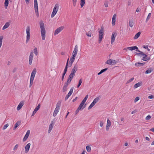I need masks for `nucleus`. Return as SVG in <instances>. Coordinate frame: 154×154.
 I'll list each match as a JSON object with an SVG mask.
<instances>
[{"label": "nucleus", "instance_id": "f257e3e1", "mask_svg": "<svg viewBox=\"0 0 154 154\" xmlns=\"http://www.w3.org/2000/svg\"><path fill=\"white\" fill-rule=\"evenodd\" d=\"M39 26L41 29V33L42 39L44 40L45 38L46 30L44 23L42 20H40L39 21Z\"/></svg>", "mask_w": 154, "mask_h": 154}, {"label": "nucleus", "instance_id": "f03ea898", "mask_svg": "<svg viewBox=\"0 0 154 154\" xmlns=\"http://www.w3.org/2000/svg\"><path fill=\"white\" fill-rule=\"evenodd\" d=\"M78 69V66L75 65L74 68L71 71V72L69 75V78L70 79H72L73 77L75 75V73L76 72Z\"/></svg>", "mask_w": 154, "mask_h": 154}, {"label": "nucleus", "instance_id": "7ed1b4c3", "mask_svg": "<svg viewBox=\"0 0 154 154\" xmlns=\"http://www.w3.org/2000/svg\"><path fill=\"white\" fill-rule=\"evenodd\" d=\"M36 72V69L35 68H34L31 73V74L30 79V83L29 87H30L33 84V82L34 80L35 74Z\"/></svg>", "mask_w": 154, "mask_h": 154}, {"label": "nucleus", "instance_id": "20e7f679", "mask_svg": "<svg viewBox=\"0 0 154 154\" xmlns=\"http://www.w3.org/2000/svg\"><path fill=\"white\" fill-rule=\"evenodd\" d=\"M59 8V5L58 4H56L53 8V11L52 13L51 16V18L53 17L54 16L56 15L57 12Z\"/></svg>", "mask_w": 154, "mask_h": 154}, {"label": "nucleus", "instance_id": "39448f33", "mask_svg": "<svg viewBox=\"0 0 154 154\" xmlns=\"http://www.w3.org/2000/svg\"><path fill=\"white\" fill-rule=\"evenodd\" d=\"M103 28L102 26L101 27L100 30L99 32V43H100L101 42L103 38Z\"/></svg>", "mask_w": 154, "mask_h": 154}, {"label": "nucleus", "instance_id": "423d86ee", "mask_svg": "<svg viewBox=\"0 0 154 154\" xmlns=\"http://www.w3.org/2000/svg\"><path fill=\"white\" fill-rule=\"evenodd\" d=\"M26 43H27L30 39V28L29 26H27L26 29Z\"/></svg>", "mask_w": 154, "mask_h": 154}, {"label": "nucleus", "instance_id": "0eeeda50", "mask_svg": "<svg viewBox=\"0 0 154 154\" xmlns=\"http://www.w3.org/2000/svg\"><path fill=\"white\" fill-rule=\"evenodd\" d=\"M117 35V33L116 32H112L111 39V44H112L114 42Z\"/></svg>", "mask_w": 154, "mask_h": 154}, {"label": "nucleus", "instance_id": "6e6552de", "mask_svg": "<svg viewBox=\"0 0 154 154\" xmlns=\"http://www.w3.org/2000/svg\"><path fill=\"white\" fill-rule=\"evenodd\" d=\"M63 26H61L59 27L54 32V35H55L59 33H60L62 30H63Z\"/></svg>", "mask_w": 154, "mask_h": 154}, {"label": "nucleus", "instance_id": "1a4fd4ad", "mask_svg": "<svg viewBox=\"0 0 154 154\" xmlns=\"http://www.w3.org/2000/svg\"><path fill=\"white\" fill-rule=\"evenodd\" d=\"M78 52V46L76 45L75 47L74 51L72 53V56L75 57L76 56Z\"/></svg>", "mask_w": 154, "mask_h": 154}, {"label": "nucleus", "instance_id": "9d476101", "mask_svg": "<svg viewBox=\"0 0 154 154\" xmlns=\"http://www.w3.org/2000/svg\"><path fill=\"white\" fill-rule=\"evenodd\" d=\"M136 51L139 52L140 53H137V55L138 56H141L143 57H146L147 55L146 54H144L143 52L140 51L139 50H136Z\"/></svg>", "mask_w": 154, "mask_h": 154}, {"label": "nucleus", "instance_id": "9b49d317", "mask_svg": "<svg viewBox=\"0 0 154 154\" xmlns=\"http://www.w3.org/2000/svg\"><path fill=\"white\" fill-rule=\"evenodd\" d=\"M75 57H73L72 56V57H71L69 60V63L68 66L69 67H70L72 64L73 62L74 61L75 59Z\"/></svg>", "mask_w": 154, "mask_h": 154}, {"label": "nucleus", "instance_id": "f8f14e48", "mask_svg": "<svg viewBox=\"0 0 154 154\" xmlns=\"http://www.w3.org/2000/svg\"><path fill=\"white\" fill-rule=\"evenodd\" d=\"M30 130H27L26 134H25L24 137L23 139V142L25 141L28 138V137L29 136L30 134Z\"/></svg>", "mask_w": 154, "mask_h": 154}, {"label": "nucleus", "instance_id": "ddd939ff", "mask_svg": "<svg viewBox=\"0 0 154 154\" xmlns=\"http://www.w3.org/2000/svg\"><path fill=\"white\" fill-rule=\"evenodd\" d=\"M33 54L32 52H31L29 56V63L30 65H31L32 63Z\"/></svg>", "mask_w": 154, "mask_h": 154}, {"label": "nucleus", "instance_id": "4468645a", "mask_svg": "<svg viewBox=\"0 0 154 154\" xmlns=\"http://www.w3.org/2000/svg\"><path fill=\"white\" fill-rule=\"evenodd\" d=\"M31 146V144L30 143H28L26 146H25V152L27 153L29 151L30 146Z\"/></svg>", "mask_w": 154, "mask_h": 154}, {"label": "nucleus", "instance_id": "2eb2a0df", "mask_svg": "<svg viewBox=\"0 0 154 154\" xmlns=\"http://www.w3.org/2000/svg\"><path fill=\"white\" fill-rule=\"evenodd\" d=\"M24 101H22L19 104L17 107V110H20L22 108V106L24 104Z\"/></svg>", "mask_w": 154, "mask_h": 154}, {"label": "nucleus", "instance_id": "dca6fc26", "mask_svg": "<svg viewBox=\"0 0 154 154\" xmlns=\"http://www.w3.org/2000/svg\"><path fill=\"white\" fill-rule=\"evenodd\" d=\"M91 25H88V26L87 27V28H89L90 29H86V31H88V32H87L86 33V35L87 36H91V34L90 33H89V31H90L91 29H91Z\"/></svg>", "mask_w": 154, "mask_h": 154}, {"label": "nucleus", "instance_id": "f3484780", "mask_svg": "<svg viewBox=\"0 0 154 154\" xmlns=\"http://www.w3.org/2000/svg\"><path fill=\"white\" fill-rule=\"evenodd\" d=\"M84 105V103L82 102L79 107H78V108L80 110L83 109L86 107V104L85 105Z\"/></svg>", "mask_w": 154, "mask_h": 154}, {"label": "nucleus", "instance_id": "a211bd4d", "mask_svg": "<svg viewBox=\"0 0 154 154\" xmlns=\"http://www.w3.org/2000/svg\"><path fill=\"white\" fill-rule=\"evenodd\" d=\"M72 80V79L68 78L67 80L66 83L64 84L63 87L67 88L68 85L70 84Z\"/></svg>", "mask_w": 154, "mask_h": 154}, {"label": "nucleus", "instance_id": "6ab92c4d", "mask_svg": "<svg viewBox=\"0 0 154 154\" xmlns=\"http://www.w3.org/2000/svg\"><path fill=\"white\" fill-rule=\"evenodd\" d=\"M126 49L129 50L131 51H133L136 49V50H139L138 48L136 46H134L131 47H128L126 48Z\"/></svg>", "mask_w": 154, "mask_h": 154}, {"label": "nucleus", "instance_id": "aec40b11", "mask_svg": "<svg viewBox=\"0 0 154 154\" xmlns=\"http://www.w3.org/2000/svg\"><path fill=\"white\" fill-rule=\"evenodd\" d=\"M54 124V123L53 122V121H52L49 126V129L48 131V133H49L51 131L53 128Z\"/></svg>", "mask_w": 154, "mask_h": 154}, {"label": "nucleus", "instance_id": "412c9836", "mask_svg": "<svg viewBox=\"0 0 154 154\" xmlns=\"http://www.w3.org/2000/svg\"><path fill=\"white\" fill-rule=\"evenodd\" d=\"M59 109L60 108L56 107L53 114V116H54L55 117L57 115L59 111Z\"/></svg>", "mask_w": 154, "mask_h": 154}, {"label": "nucleus", "instance_id": "4be33fe9", "mask_svg": "<svg viewBox=\"0 0 154 154\" xmlns=\"http://www.w3.org/2000/svg\"><path fill=\"white\" fill-rule=\"evenodd\" d=\"M116 17V15L115 14L113 15L112 17V24L113 26L115 24Z\"/></svg>", "mask_w": 154, "mask_h": 154}, {"label": "nucleus", "instance_id": "5701e85b", "mask_svg": "<svg viewBox=\"0 0 154 154\" xmlns=\"http://www.w3.org/2000/svg\"><path fill=\"white\" fill-rule=\"evenodd\" d=\"M69 60V58H68V59H67V61L66 63V66L65 67V68L63 72H64V73H66V72L67 71V68H68V66Z\"/></svg>", "mask_w": 154, "mask_h": 154}, {"label": "nucleus", "instance_id": "b1692460", "mask_svg": "<svg viewBox=\"0 0 154 154\" xmlns=\"http://www.w3.org/2000/svg\"><path fill=\"white\" fill-rule=\"evenodd\" d=\"M9 25H10L9 23L8 22H7V23H6L4 25V26H3V27L2 28V30H4L5 29H6L7 28H8L9 27Z\"/></svg>", "mask_w": 154, "mask_h": 154}, {"label": "nucleus", "instance_id": "393cba45", "mask_svg": "<svg viewBox=\"0 0 154 154\" xmlns=\"http://www.w3.org/2000/svg\"><path fill=\"white\" fill-rule=\"evenodd\" d=\"M145 63H135V65L136 66H143L145 64Z\"/></svg>", "mask_w": 154, "mask_h": 154}, {"label": "nucleus", "instance_id": "a878e982", "mask_svg": "<svg viewBox=\"0 0 154 154\" xmlns=\"http://www.w3.org/2000/svg\"><path fill=\"white\" fill-rule=\"evenodd\" d=\"M142 85V83L140 82H139L136 84L134 85V88H137L141 86Z\"/></svg>", "mask_w": 154, "mask_h": 154}, {"label": "nucleus", "instance_id": "bb28decb", "mask_svg": "<svg viewBox=\"0 0 154 154\" xmlns=\"http://www.w3.org/2000/svg\"><path fill=\"white\" fill-rule=\"evenodd\" d=\"M21 122L20 121H18L16 123L15 126L14 127L13 129L15 130L17 127L20 124Z\"/></svg>", "mask_w": 154, "mask_h": 154}, {"label": "nucleus", "instance_id": "cd10ccee", "mask_svg": "<svg viewBox=\"0 0 154 154\" xmlns=\"http://www.w3.org/2000/svg\"><path fill=\"white\" fill-rule=\"evenodd\" d=\"M141 34V33L140 32H139L138 33H137L135 35V36H134V39H136Z\"/></svg>", "mask_w": 154, "mask_h": 154}, {"label": "nucleus", "instance_id": "c85d7f7f", "mask_svg": "<svg viewBox=\"0 0 154 154\" xmlns=\"http://www.w3.org/2000/svg\"><path fill=\"white\" fill-rule=\"evenodd\" d=\"M150 59V57H143L142 60L143 61H146L147 60H149Z\"/></svg>", "mask_w": 154, "mask_h": 154}, {"label": "nucleus", "instance_id": "c756f323", "mask_svg": "<svg viewBox=\"0 0 154 154\" xmlns=\"http://www.w3.org/2000/svg\"><path fill=\"white\" fill-rule=\"evenodd\" d=\"M107 123L106 126L108 127H110L111 125V122L109 119H107Z\"/></svg>", "mask_w": 154, "mask_h": 154}, {"label": "nucleus", "instance_id": "7c9ffc66", "mask_svg": "<svg viewBox=\"0 0 154 154\" xmlns=\"http://www.w3.org/2000/svg\"><path fill=\"white\" fill-rule=\"evenodd\" d=\"M73 90V88L72 87L70 90L69 92L68 93L67 95H69L70 96L72 94Z\"/></svg>", "mask_w": 154, "mask_h": 154}, {"label": "nucleus", "instance_id": "2f4dec72", "mask_svg": "<svg viewBox=\"0 0 154 154\" xmlns=\"http://www.w3.org/2000/svg\"><path fill=\"white\" fill-rule=\"evenodd\" d=\"M134 25V23L132 20H130L129 23V25L131 27H132Z\"/></svg>", "mask_w": 154, "mask_h": 154}, {"label": "nucleus", "instance_id": "473e14b6", "mask_svg": "<svg viewBox=\"0 0 154 154\" xmlns=\"http://www.w3.org/2000/svg\"><path fill=\"white\" fill-rule=\"evenodd\" d=\"M85 0H81L80 5L82 8L83 7L85 4Z\"/></svg>", "mask_w": 154, "mask_h": 154}, {"label": "nucleus", "instance_id": "72a5a7b5", "mask_svg": "<svg viewBox=\"0 0 154 154\" xmlns=\"http://www.w3.org/2000/svg\"><path fill=\"white\" fill-rule=\"evenodd\" d=\"M152 71V70L151 69H149L147 70L145 72V73L146 74H147L150 73Z\"/></svg>", "mask_w": 154, "mask_h": 154}, {"label": "nucleus", "instance_id": "f704fd0d", "mask_svg": "<svg viewBox=\"0 0 154 154\" xmlns=\"http://www.w3.org/2000/svg\"><path fill=\"white\" fill-rule=\"evenodd\" d=\"M100 99V98L99 97H97L94 99L93 102L95 104L98 102L99 100Z\"/></svg>", "mask_w": 154, "mask_h": 154}, {"label": "nucleus", "instance_id": "c9c22d12", "mask_svg": "<svg viewBox=\"0 0 154 154\" xmlns=\"http://www.w3.org/2000/svg\"><path fill=\"white\" fill-rule=\"evenodd\" d=\"M100 99V98L99 97H97L94 99L93 102L95 104L98 102L99 100Z\"/></svg>", "mask_w": 154, "mask_h": 154}, {"label": "nucleus", "instance_id": "e433bc0d", "mask_svg": "<svg viewBox=\"0 0 154 154\" xmlns=\"http://www.w3.org/2000/svg\"><path fill=\"white\" fill-rule=\"evenodd\" d=\"M95 104L93 102L88 107V109H89L91 108Z\"/></svg>", "mask_w": 154, "mask_h": 154}, {"label": "nucleus", "instance_id": "4c0bfd02", "mask_svg": "<svg viewBox=\"0 0 154 154\" xmlns=\"http://www.w3.org/2000/svg\"><path fill=\"white\" fill-rule=\"evenodd\" d=\"M111 61L112 62V65H115L118 62L117 61L111 59Z\"/></svg>", "mask_w": 154, "mask_h": 154}, {"label": "nucleus", "instance_id": "58836bf2", "mask_svg": "<svg viewBox=\"0 0 154 154\" xmlns=\"http://www.w3.org/2000/svg\"><path fill=\"white\" fill-rule=\"evenodd\" d=\"M88 95H87L86 96L85 98L82 101V102L83 103H85L86 101L87 100V99L88 97Z\"/></svg>", "mask_w": 154, "mask_h": 154}, {"label": "nucleus", "instance_id": "ea45409f", "mask_svg": "<svg viewBox=\"0 0 154 154\" xmlns=\"http://www.w3.org/2000/svg\"><path fill=\"white\" fill-rule=\"evenodd\" d=\"M34 2V8H35V9H38L37 1Z\"/></svg>", "mask_w": 154, "mask_h": 154}, {"label": "nucleus", "instance_id": "a19ab883", "mask_svg": "<svg viewBox=\"0 0 154 154\" xmlns=\"http://www.w3.org/2000/svg\"><path fill=\"white\" fill-rule=\"evenodd\" d=\"M82 78L80 79L79 80V84L77 85V87L79 88L81 85L82 83Z\"/></svg>", "mask_w": 154, "mask_h": 154}, {"label": "nucleus", "instance_id": "79ce46f5", "mask_svg": "<svg viewBox=\"0 0 154 154\" xmlns=\"http://www.w3.org/2000/svg\"><path fill=\"white\" fill-rule=\"evenodd\" d=\"M86 149L87 151L88 152H90L91 150V147L89 146H86Z\"/></svg>", "mask_w": 154, "mask_h": 154}, {"label": "nucleus", "instance_id": "37998d69", "mask_svg": "<svg viewBox=\"0 0 154 154\" xmlns=\"http://www.w3.org/2000/svg\"><path fill=\"white\" fill-rule=\"evenodd\" d=\"M36 56L38 55V51H37V49L36 48H35L33 50Z\"/></svg>", "mask_w": 154, "mask_h": 154}, {"label": "nucleus", "instance_id": "c03bdc74", "mask_svg": "<svg viewBox=\"0 0 154 154\" xmlns=\"http://www.w3.org/2000/svg\"><path fill=\"white\" fill-rule=\"evenodd\" d=\"M61 105V102L60 101H59L57 102V105H56V108H60V107Z\"/></svg>", "mask_w": 154, "mask_h": 154}, {"label": "nucleus", "instance_id": "a18cd8bd", "mask_svg": "<svg viewBox=\"0 0 154 154\" xmlns=\"http://www.w3.org/2000/svg\"><path fill=\"white\" fill-rule=\"evenodd\" d=\"M40 107V104H39L38 106H36L35 109H34V110L36 111L37 112V111L39 109Z\"/></svg>", "mask_w": 154, "mask_h": 154}, {"label": "nucleus", "instance_id": "49530a36", "mask_svg": "<svg viewBox=\"0 0 154 154\" xmlns=\"http://www.w3.org/2000/svg\"><path fill=\"white\" fill-rule=\"evenodd\" d=\"M106 64H109V65H112V62L111 61V59H109L106 62Z\"/></svg>", "mask_w": 154, "mask_h": 154}, {"label": "nucleus", "instance_id": "de8ad7c7", "mask_svg": "<svg viewBox=\"0 0 154 154\" xmlns=\"http://www.w3.org/2000/svg\"><path fill=\"white\" fill-rule=\"evenodd\" d=\"M151 13H149L147 17L146 18V22H147V21L149 19L151 16Z\"/></svg>", "mask_w": 154, "mask_h": 154}, {"label": "nucleus", "instance_id": "09e8293b", "mask_svg": "<svg viewBox=\"0 0 154 154\" xmlns=\"http://www.w3.org/2000/svg\"><path fill=\"white\" fill-rule=\"evenodd\" d=\"M9 1L8 0H5V6L7 7L8 6Z\"/></svg>", "mask_w": 154, "mask_h": 154}, {"label": "nucleus", "instance_id": "8fccbe9b", "mask_svg": "<svg viewBox=\"0 0 154 154\" xmlns=\"http://www.w3.org/2000/svg\"><path fill=\"white\" fill-rule=\"evenodd\" d=\"M35 11L36 14V15L37 17H38V8L35 9Z\"/></svg>", "mask_w": 154, "mask_h": 154}, {"label": "nucleus", "instance_id": "3c124183", "mask_svg": "<svg viewBox=\"0 0 154 154\" xmlns=\"http://www.w3.org/2000/svg\"><path fill=\"white\" fill-rule=\"evenodd\" d=\"M151 118V116L150 115H149L147 116L146 117L145 119L146 120H149Z\"/></svg>", "mask_w": 154, "mask_h": 154}, {"label": "nucleus", "instance_id": "603ef678", "mask_svg": "<svg viewBox=\"0 0 154 154\" xmlns=\"http://www.w3.org/2000/svg\"><path fill=\"white\" fill-rule=\"evenodd\" d=\"M9 125L8 124H5L3 128V130H5V129Z\"/></svg>", "mask_w": 154, "mask_h": 154}, {"label": "nucleus", "instance_id": "864d4df0", "mask_svg": "<svg viewBox=\"0 0 154 154\" xmlns=\"http://www.w3.org/2000/svg\"><path fill=\"white\" fill-rule=\"evenodd\" d=\"M77 0H72V2L73 6L75 7L76 6Z\"/></svg>", "mask_w": 154, "mask_h": 154}, {"label": "nucleus", "instance_id": "5fc2aeb1", "mask_svg": "<svg viewBox=\"0 0 154 154\" xmlns=\"http://www.w3.org/2000/svg\"><path fill=\"white\" fill-rule=\"evenodd\" d=\"M134 79V78L133 77L127 81V83H129L131 82Z\"/></svg>", "mask_w": 154, "mask_h": 154}, {"label": "nucleus", "instance_id": "6e6d98bb", "mask_svg": "<svg viewBox=\"0 0 154 154\" xmlns=\"http://www.w3.org/2000/svg\"><path fill=\"white\" fill-rule=\"evenodd\" d=\"M108 69V68H105L104 69H102L100 71L101 72H102V73H103V72H105Z\"/></svg>", "mask_w": 154, "mask_h": 154}, {"label": "nucleus", "instance_id": "4d7b16f0", "mask_svg": "<svg viewBox=\"0 0 154 154\" xmlns=\"http://www.w3.org/2000/svg\"><path fill=\"white\" fill-rule=\"evenodd\" d=\"M139 99H140V98L139 97H137L135 98V99L134 100V102H137V101H138V100H139Z\"/></svg>", "mask_w": 154, "mask_h": 154}, {"label": "nucleus", "instance_id": "13d9d810", "mask_svg": "<svg viewBox=\"0 0 154 154\" xmlns=\"http://www.w3.org/2000/svg\"><path fill=\"white\" fill-rule=\"evenodd\" d=\"M67 88H66L65 87H63V92H65L67 90Z\"/></svg>", "mask_w": 154, "mask_h": 154}, {"label": "nucleus", "instance_id": "bf43d9fd", "mask_svg": "<svg viewBox=\"0 0 154 154\" xmlns=\"http://www.w3.org/2000/svg\"><path fill=\"white\" fill-rule=\"evenodd\" d=\"M70 96H69V95H67L66 96V97H65V100L66 101V100H67L68 98L69 97H70Z\"/></svg>", "mask_w": 154, "mask_h": 154}, {"label": "nucleus", "instance_id": "052dcab7", "mask_svg": "<svg viewBox=\"0 0 154 154\" xmlns=\"http://www.w3.org/2000/svg\"><path fill=\"white\" fill-rule=\"evenodd\" d=\"M70 96H69V95H67L66 96V97H65V100L66 101V100H67L68 98L69 97H70Z\"/></svg>", "mask_w": 154, "mask_h": 154}, {"label": "nucleus", "instance_id": "680f3d73", "mask_svg": "<svg viewBox=\"0 0 154 154\" xmlns=\"http://www.w3.org/2000/svg\"><path fill=\"white\" fill-rule=\"evenodd\" d=\"M143 48H145V49H147V50H148V51H150V49H149L148 48V47H147V46H144L143 47Z\"/></svg>", "mask_w": 154, "mask_h": 154}, {"label": "nucleus", "instance_id": "e2e57ef3", "mask_svg": "<svg viewBox=\"0 0 154 154\" xmlns=\"http://www.w3.org/2000/svg\"><path fill=\"white\" fill-rule=\"evenodd\" d=\"M66 74V73H64V72H63L62 74V81H63V79L64 78V76Z\"/></svg>", "mask_w": 154, "mask_h": 154}, {"label": "nucleus", "instance_id": "0e129e2a", "mask_svg": "<svg viewBox=\"0 0 154 154\" xmlns=\"http://www.w3.org/2000/svg\"><path fill=\"white\" fill-rule=\"evenodd\" d=\"M80 110V109H78H78H77L76 110L75 112V114L76 115L79 112V111Z\"/></svg>", "mask_w": 154, "mask_h": 154}, {"label": "nucleus", "instance_id": "69168bd1", "mask_svg": "<svg viewBox=\"0 0 154 154\" xmlns=\"http://www.w3.org/2000/svg\"><path fill=\"white\" fill-rule=\"evenodd\" d=\"M131 0H129L128 1V6H130L131 5Z\"/></svg>", "mask_w": 154, "mask_h": 154}, {"label": "nucleus", "instance_id": "338daca9", "mask_svg": "<svg viewBox=\"0 0 154 154\" xmlns=\"http://www.w3.org/2000/svg\"><path fill=\"white\" fill-rule=\"evenodd\" d=\"M37 112L36 111L34 110V111H33L32 114V116H33Z\"/></svg>", "mask_w": 154, "mask_h": 154}, {"label": "nucleus", "instance_id": "774afa93", "mask_svg": "<svg viewBox=\"0 0 154 154\" xmlns=\"http://www.w3.org/2000/svg\"><path fill=\"white\" fill-rule=\"evenodd\" d=\"M18 147V145L17 144H16L15 146L14 147V149H13L14 150H15L16 149H17V148Z\"/></svg>", "mask_w": 154, "mask_h": 154}]
</instances>
